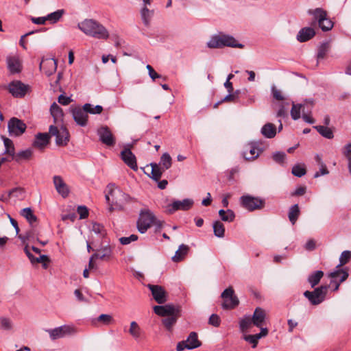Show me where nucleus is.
<instances>
[{"label":"nucleus","mask_w":351,"mask_h":351,"mask_svg":"<svg viewBox=\"0 0 351 351\" xmlns=\"http://www.w3.org/2000/svg\"><path fill=\"white\" fill-rule=\"evenodd\" d=\"M78 28L86 35L97 39H107L109 33L101 23L93 19H85L77 25Z\"/></svg>","instance_id":"1"},{"label":"nucleus","mask_w":351,"mask_h":351,"mask_svg":"<svg viewBox=\"0 0 351 351\" xmlns=\"http://www.w3.org/2000/svg\"><path fill=\"white\" fill-rule=\"evenodd\" d=\"M106 199L110 204V210H112L113 209L112 205L122 209L123 205L130 201L131 197L114 184H110L107 186Z\"/></svg>","instance_id":"2"},{"label":"nucleus","mask_w":351,"mask_h":351,"mask_svg":"<svg viewBox=\"0 0 351 351\" xmlns=\"http://www.w3.org/2000/svg\"><path fill=\"white\" fill-rule=\"evenodd\" d=\"M207 46L210 49L222 48L224 47L239 49L244 47V45L239 43L232 36L222 33L212 36L207 43Z\"/></svg>","instance_id":"3"},{"label":"nucleus","mask_w":351,"mask_h":351,"mask_svg":"<svg viewBox=\"0 0 351 351\" xmlns=\"http://www.w3.org/2000/svg\"><path fill=\"white\" fill-rule=\"evenodd\" d=\"M308 14L313 16L312 26L317 24L324 32L329 31L333 27V22L328 17L327 12L324 9L318 8L308 10Z\"/></svg>","instance_id":"4"},{"label":"nucleus","mask_w":351,"mask_h":351,"mask_svg":"<svg viewBox=\"0 0 351 351\" xmlns=\"http://www.w3.org/2000/svg\"><path fill=\"white\" fill-rule=\"evenodd\" d=\"M158 223H160V221H156L155 215L149 209L144 208L140 211L136 226L141 234L145 233L153 224Z\"/></svg>","instance_id":"5"},{"label":"nucleus","mask_w":351,"mask_h":351,"mask_svg":"<svg viewBox=\"0 0 351 351\" xmlns=\"http://www.w3.org/2000/svg\"><path fill=\"white\" fill-rule=\"evenodd\" d=\"M49 136L56 137V143L58 146H65L69 141V133L62 124L60 125H50Z\"/></svg>","instance_id":"6"},{"label":"nucleus","mask_w":351,"mask_h":351,"mask_svg":"<svg viewBox=\"0 0 351 351\" xmlns=\"http://www.w3.org/2000/svg\"><path fill=\"white\" fill-rule=\"evenodd\" d=\"M240 204L243 208L252 212L264 208L265 202L258 197L245 195L240 197Z\"/></svg>","instance_id":"7"},{"label":"nucleus","mask_w":351,"mask_h":351,"mask_svg":"<svg viewBox=\"0 0 351 351\" xmlns=\"http://www.w3.org/2000/svg\"><path fill=\"white\" fill-rule=\"evenodd\" d=\"M223 300L221 306L223 309H234L239 304V300L234 293V291L232 287L226 289L221 294Z\"/></svg>","instance_id":"8"},{"label":"nucleus","mask_w":351,"mask_h":351,"mask_svg":"<svg viewBox=\"0 0 351 351\" xmlns=\"http://www.w3.org/2000/svg\"><path fill=\"white\" fill-rule=\"evenodd\" d=\"M114 246L110 244L107 239H104L99 246L95 250L94 257L104 261H109L113 258Z\"/></svg>","instance_id":"9"},{"label":"nucleus","mask_w":351,"mask_h":351,"mask_svg":"<svg viewBox=\"0 0 351 351\" xmlns=\"http://www.w3.org/2000/svg\"><path fill=\"white\" fill-rule=\"evenodd\" d=\"M328 289V285H322L315 288L313 291H304V295L309 300L311 304L318 305L324 300Z\"/></svg>","instance_id":"10"},{"label":"nucleus","mask_w":351,"mask_h":351,"mask_svg":"<svg viewBox=\"0 0 351 351\" xmlns=\"http://www.w3.org/2000/svg\"><path fill=\"white\" fill-rule=\"evenodd\" d=\"M46 331L49 333L51 340H56L77 332L76 328L71 325H63L53 329H48Z\"/></svg>","instance_id":"11"},{"label":"nucleus","mask_w":351,"mask_h":351,"mask_svg":"<svg viewBox=\"0 0 351 351\" xmlns=\"http://www.w3.org/2000/svg\"><path fill=\"white\" fill-rule=\"evenodd\" d=\"M201 346V342L198 340L197 334L195 332H191L186 341H182L177 344L176 350L183 351L184 349L192 350Z\"/></svg>","instance_id":"12"},{"label":"nucleus","mask_w":351,"mask_h":351,"mask_svg":"<svg viewBox=\"0 0 351 351\" xmlns=\"http://www.w3.org/2000/svg\"><path fill=\"white\" fill-rule=\"evenodd\" d=\"M194 202L191 199H184L182 201L174 200L171 204H169L167 206V211L169 214H173L177 210H188L193 205Z\"/></svg>","instance_id":"13"},{"label":"nucleus","mask_w":351,"mask_h":351,"mask_svg":"<svg viewBox=\"0 0 351 351\" xmlns=\"http://www.w3.org/2000/svg\"><path fill=\"white\" fill-rule=\"evenodd\" d=\"M10 136H19L23 134L26 129V125L20 119L13 117L8 124Z\"/></svg>","instance_id":"14"},{"label":"nucleus","mask_w":351,"mask_h":351,"mask_svg":"<svg viewBox=\"0 0 351 351\" xmlns=\"http://www.w3.org/2000/svg\"><path fill=\"white\" fill-rule=\"evenodd\" d=\"M70 110L73 119L78 125L81 127H84L87 125L88 116V112L84 110V106H82V108H71Z\"/></svg>","instance_id":"15"},{"label":"nucleus","mask_w":351,"mask_h":351,"mask_svg":"<svg viewBox=\"0 0 351 351\" xmlns=\"http://www.w3.org/2000/svg\"><path fill=\"white\" fill-rule=\"evenodd\" d=\"M8 90L14 97H23L28 91L29 86L16 80L9 84Z\"/></svg>","instance_id":"16"},{"label":"nucleus","mask_w":351,"mask_h":351,"mask_svg":"<svg viewBox=\"0 0 351 351\" xmlns=\"http://www.w3.org/2000/svg\"><path fill=\"white\" fill-rule=\"evenodd\" d=\"M97 134L101 143L107 146H114L116 141L112 132L107 126H102L97 130Z\"/></svg>","instance_id":"17"},{"label":"nucleus","mask_w":351,"mask_h":351,"mask_svg":"<svg viewBox=\"0 0 351 351\" xmlns=\"http://www.w3.org/2000/svg\"><path fill=\"white\" fill-rule=\"evenodd\" d=\"M147 287L151 291L152 296L157 303L164 304L167 301V293L162 287L149 284Z\"/></svg>","instance_id":"18"},{"label":"nucleus","mask_w":351,"mask_h":351,"mask_svg":"<svg viewBox=\"0 0 351 351\" xmlns=\"http://www.w3.org/2000/svg\"><path fill=\"white\" fill-rule=\"evenodd\" d=\"M329 277L331 278L330 285H335L333 291H337L339 289L340 284L348 278V273L343 269H339L331 272L329 274Z\"/></svg>","instance_id":"19"},{"label":"nucleus","mask_w":351,"mask_h":351,"mask_svg":"<svg viewBox=\"0 0 351 351\" xmlns=\"http://www.w3.org/2000/svg\"><path fill=\"white\" fill-rule=\"evenodd\" d=\"M314 106V101L313 99H306L304 101V104H295L293 102L292 104V108L291 110V116L293 120H298L300 118L301 112H303V110H306V108L308 107L313 108Z\"/></svg>","instance_id":"20"},{"label":"nucleus","mask_w":351,"mask_h":351,"mask_svg":"<svg viewBox=\"0 0 351 351\" xmlns=\"http://www.w3.org/2000/svg\"><path fill=\"white\" fill-rule=\"evenodd\" d=\"M180 311L179 307H176L171 304L155 306L154 307V313L161 317H169L175 313Z\"/></svg>","instance_id":"21"},{"label":"nucleus","mask_w":351,"mask_h":351,"mask_svg":"<svg viewBox=\"0 0 351 351\" xmlns=\"http://www.w3.org/2000/svg\"><path fill=\"white\" fill-rule=\"evenodd\" d=\"M121 158L124 162L134 171L138 170L136 159L130 149H125L121 153Z\"/></svg>","instance_id":"22"},{"label":"nucleus","mask_w":351,"mask_h":351,"mask_svg":"<svg viewBox=\"0 0 351 351\" xmlns=\"http://www.w3.org/2000/svg\"><path fill=\"white\" fill-rule=\"evenodd\" d=\"M266 319V312L265 310L260 307L256 308L254 311V313L252 317V320L253 322V325L258 327L261 328L265 324Z\"/></svg>","instance_id":"23"},{"label":"nucleus","mask_w":351,"mask_h":351,"mask_svg":"<svg viewBox=\"0 0 351 351\" xmlns=\"http://www.w3.org/2000/svg\"><path fill=\"white\" fill-rule=\"evenodd\" d=\"M40 69L43 70L47 75L49 76L56 72L57 69V62L53 58L43 60L40 64Z\"/></svg>","instance_id":"24"},{"label":"nucleus","mask_w":351,"mask_h":351,"mask_svg":"<svg viewBox=\"0 0 351 351\" xmlns=\"http://www.w3.org/2000/svg\"><path fill=\"white\" fill-rule=\"evenodd\" d=\"M53 184L57 192L63 197H66L69 194V189L60 176L53 177Z\"/></svg>","instance_id":"25"},{"label":"nucleus","mask_w":351,"mask_h":351,"mask_svg":"<svg viewBox=\"0 0 351 351\" xmlns=\"http://www.w3.org/2000/svg\"><path fill=\"white\" fill-rule=\"evenodd\" d=\"M49 133H38L32 143L33 147L43 149L49 143Z\"/></svg>","instance_id":"26"},{"label":"nucleus","mask_w":351,"mask_h":351,"mask_svg":"<svg viewBox=\"0 0 351 351\" xmlns=\"http://www.w3.org/2000/svg\"><path fill=\"white\" fill-rule=\"evenodd\" d=\"M8 68L12 74L18 73L21 71V63L20 59L16 56H10L6 59Z\"/></svg>","instance_id":"27"},{"label":"nucleus","mask_w":351,"mask_h":351,"mask_svg":"<svg viewBox=\"0 0 351 351\" xmlns=\"http://www.w3.org/2000/svg\"><path fill=\"white\" fill-rule=\"evenodd\" d=\"M315 35V31L312 27H303L299 31L297 40L300 43H304L313 38Z\"/></svg>","instance_id":"28"},{"label":"nucleus","mask_w":351,"mask_h":351,"mask_svg":"<svg viewBox=\"0 0 351 351\" xmlns=\"http://www.w3.org/2000/svg\"><path fill=\"white\" fill-rule=\"evenodd\" d=\"M180 317V311L175 313L174 314L165 317L162 319V323L167 330L171 332L173 331V326L177 322L178 319Z\"/></svg>","instance_id":"29"},{"label":"nucleus","mask_w":351,"mask_h":351,"mask_svg":"<svg viewBox=\"0 0 351 351\" xmlns=\"http://www.w3.org/2000/svg\"><path fill=\"white\" fill-rule=\"evenodd\" d=\"M50 112L53 117L54 122L58 125L62 121L63 112L62 108L56 104L53 103L50 108Z\"/></svg>","instance_id":"30"},{"label":"nucleus","mask_w":351,"mask_h":351,"mask_svg":"<svg viewBox=\"0 0 351 351\" xmlns=\"http://www.w3.org/2000/svg\"><path fill=\"white\" fill-rule=\"evenodd\" d=\"M260 154V150L254 145H250L247 147L243 153V156L245 160H254Z\"/></svg>","instance_id":"31"},{"label":"nucleus","mask_w":351,"mask_h":351,"mask_svg":"<svg viewBox=\"0 0 351 351\" xmlns=\"http://www.w3.org/2000/svg\"><path fill=\"white\" fill-rule=\"evenodd\" d=\"M189 251V247L185 244H182L179 246L178 250L176 252L175 255L172 257V261L175 263H178L182 261Z\"/></svg>","instance_id":"32"},{"label":"nucleus","mask_w":351,"mask_h":351,"mask_svg":"<svg viewBox=\"0 0 351 351\" xmlns=\"http://www.w3.org/2000/svg\"><path fill=\"white\" fill-rule=\"evenodd\" d=\"M154 10H149L146 6H143L141 10V17L143 24L146 27H149L151 23V20L154 16Z\"/></svg>","instance_id":"33"},{"label":"nucleus","mask_w":351,"mask_h":351,"mask_svg":"<svg viewBox=\"0 0 351 351\" xmlns=\"http://www.w3.org/2000/svg\"><path fill=\"white\" fill-rule=\"evenodd\" d=\"M261 134L267 138H274L276 134V128L273 123H267L261 128Z\"/></svg>","instance_id":"34"},{"label":"nucleus","mask_w":351,"mask_h":351,"mask_svg":"<svg viewBox=\"0 0 351 351\" xmlns=\"http://www.w3.org/2000/svg\"><path fill=\"white\" fill-rule=\"evenodd\" d=\"M331 48L330 42L329 40L323 42L318 48L317 58V60L324 59Z\"/></svg>","instance_id":"35"},{"label":"nucleus","mask_w":351,"mask_h":351,"mask_svg":"<svg viewBox=\"0 0 351 351\" xmlns=\"http://www.w3.org/2000/svg\"><path fill=\"white\" fill-rule=\"evenodd\" d=\"M300 214V210L298 204L291 206L288 212V217L292 225H294L297 221Z\"/></svg>","instance_id":"36"},{"label":"nucleus","mask_w":351,"mask_h":351,"mask_svg":"<svg viewBox=\"0 0 351 351\" xmlns=\"http://www.w3.org/2000/svg\"><path fill=\"white\" fill-rule=\"evenodd\" d=\"M151 172L147 174L154 180L159 181L162 176V173L165 171L163 169L156 163H151Z\"/></svg>","instance_id":"37"},{"label":"nucleus","mask_w":351,"mask_h":351,"mask_svg":"<svg viewBox=\"0 0 351 351\" xmlns=\"http://www.w3.org/2000/svg\"><path fill=\"white\" fill-rule=\"evenodd\" d=\"M323 276L324 272L322 271H316L309 275L308 278V282L310 283L311 287H314L319 284L321 278Z\"/></svg>","instance_id":"38"},{"label":"nucleus","mask_w":351,"mask_h":351,"mask_svg":"<svg viewBox=\"0 0 351 351\" xmlns=\"http://www.w3.org/2000/svg\"><path fill=\"white\" fill-rule=\"evenodd\" d=\"M314 128L324 138L328 139H332L334 137L332 130L326 126L316 125Z\"/></svg>","instance_id":"39"},{"label":"nucleus","mask_w":351,"mask_h":351,"mask_svg":"<svg viewBox=\"0 0 351 351\" xmlns=\"http://www.w3.org/2000/svg\"><path fill=\"white\" fill-rule=\"evenodd\" d=\"M2 138L5 146L4 154L14 157L15 155V149L12 141L3 136H2Z\"/></svg>","instance_id":"40"},{"label":"nucleus","mask_w":351,"mask_h":351,"mask_svg":"<svg viewBox=\"0 0 351 351\" xmlns=\"http://www.w3.org/2000/svg\"><path fill=\"white\" fill-rule=\"evenodd\" d=\"M215 236L219 238H223L225 234V227L220 221H215L213 225Z\"/></svg>","instance_id":"41"},{"label":"nucleus","mask_w":351,"mask_h":351,"mask_svg":"<svg viewBox=\"0 0 351 351\" xmlns=\"http://www.w3.org/2000/svg\"><path fill=\"white\" fill-rule=\"evenodd\" d=\"M171 157L168 153H164L161 158L159 163V166L163 169V171L167 170L171 166Z\"/></svg>","instance_id":"42"},{"label":"nucleus","mask_w":351,"mask_h":351,"mask_svg":"<svg viewBox=\"0 0 351 351\" xmlns=\"http://www.w3.org/2000/svg\"><path fill=\"white\" fill-rule=\"evenodd\" d=\"M21 215L25 217L27 221L32 225L37 221V217L34 215L30 208H25L21 210Z\"/></svg>","instance_id":"43"},{"label":"nucleus","mask_w":351,"mask_h":351,"mask_svg":"<svg viewBox=\"0 0 351 351\" xmlns=\"http://www.w3.org/2000/svg\"><path fill=\"white\" fill-rule=\"evenodd\" d=\"M33 152L31 149L22 150L14 155L13 158L16 162H20L23 160H29L32 156Z\"/></svg>","instance_id":"44"},{"label":"nucleus","mask_w":351,"mask_h":351,"mask_svg":"<svg viewBox=\"0 0 351 351\" xmlns=\"http://www.w3.org/2000/svg\"><path fill=\"white\" fill-rule=\"evenodd\" d=\"M92 231L97 234L100 238L104 239H106V230L102 224L93 222L92 223Z\"/></svg>","instance_id":"45"},{"label":"nucleus","mask_w":351,"mask_h":351,"mask_svg":"<svg viewBox=\"0 0 351 351\" xmlns=\"http://www.w3.org/2000/svg\"><path fill=\"white\" fill-rule=\"evenodd\" d=\"M129 333L135 339L140 338L141 335V329L136 322L133 321L130 323Z\"/></svg>","instance_id":"46"},{"label":"nucleus","mask_w":351,"mask_h":351,"mask_svg":"<svg viewBox=\"0 0 351 351\" xmlns=\"http://www.w3.org/2000/svg\"><path fill=\"white\" fill-rule=\"evenodd\" d=\"M84 110H86L88 113L97 114L101 113L103 111V107L100 105L94 106L90 104H85L84 105Z\"/></svg>","instance_id":"47"},{"label":"nucleus","mask_w":351,"mask_h":351,"mask_svg":"<svg viewBox=\"0 0 351 351\" xmlns=\"http://www.w3.org/2000/svg\"><path fill=\"white\" fill-rule=\"evenodd\" d=\"M64 12L63 10H58L56 12L49 14L47 16V19L51 23H56L62 18Z\"/></svg>","instance_id":"48"},{"label":"nucleus","mask_w":351,"mask_h":351,"mask_svg":"<svg viewBox=\"0 0 351 351\" xmlns=\"http://www.w3.org/2000/svg\"><path fill=\"white\" fill-rule=\"evenodd\" d=\"M10 198L22 200L25 198V191L22 188H14L9 192Z\"/></svg>","instance_id":"49"},{"label":"nucleus","mask_w":351,"mask_h":351,"mask_svg":"<svg viewBox=\"0 0 351 351\" xmlns=\"http://www.w3.org/2000/svg\"><path fill=\"white\" fill-rule=\"evenodd\" d=\"M351 259V251H343L339 257V264L337 266V269H339L340 267L349 262Z\"/></svg>","instance_id":"50"},{"label":"nucleus","mask_w":351,"mask_h":351,"mask_svg":"<svg viewBox=\"0 0 351 351\" xmlns=\"http://www.w3.org/2000/svg\"><path fill=\"white\" fill-rule=\"evenodd\" d=\"M251 320L252 317L250 316H245L240 320L239 326L242 332H245L253 325V322Z\"/></svg>","instance_id":"51"},{"label":"nucleus","mask_w":351,"mask_h":351,"mask_svg":"<svg viewBox=\"0 0 351 351\" xmlns=\"http://www.w3.org/2000/svg\"><path fill=\"white\" fill-rule=\"evenodd\" d=\"M13 324L9 317H0V328L3 330H10L12 329Z\"/></svg>","instance_id":"52"},{"label":"nucleus","mask_w":351,"mask_h":351,"mask_svg":"<svg viewBox=\"0 0 351 351\" xmlns=\"http://www.w3.org/2000/svg\"><path fill=\"white\" fill-rule=\"evenodd\" d=\"M306 169L304 165H295L293 167L291 173L297 177H302L306 174Z\"/></svg>","instance_id":"53"},{"label":"nucleus","mask_w":351,"mask_h":351,"mask_svg":"<svg viewBox=\"0 0 351 351\" xmlns=\"http://www.w3.org/2000/svg\"><path fill=\"white\" fill-rule=\"evenodd\" d=\"M97 321L102 322L104 325H110L114 322L112 315L108 314H101L97 317Z\"/></svg>","instance_id":"54"},{"label":"nucleus","mask_w":351,"mask_h":351,"mask_svg":"<svg viewBox=\"0 0 351 351\" xmlns=\"http://www.w3.org/2000/svg\"><path fill=\"white\" fill-rule=\"evenodd\" d=\"M243 339L247 342L252 345V348H254L257 346L258 340L260 339L257 334L256 335H247L243 337Z\"/></svg>","instance_id":"55"},{"label":"nucleus","mask_w":351,"mask_h":351,"mask_svg":"<svg viewBox=\"0 0 351 351\" xmlns=\"http://www.w3.org/2000/svg\"><path fill=\"white\" fill-rule=\"evenodd\" d=\"M316 160L319 163L321 164V167H320L319 171L315 173L314 177L317 178L320 176H324V175L328 174V171L326 165H324L322 162H321V158H319V156L318 155L316 156Z\"/></svg>","instance_id":"56"},{"label":"nucleus","mask_w":351,"mask_h":351,"mask_svg":"<svg viewBox=\"0 0 351 351\" xmlns=\"http://www.w3.org/2000/svg\"><path fill=\"white\" fill-rule=\"evenodd\" d=\"M311 109L312 108L308 107L306 111L303 110V114L302 117L305 122L311 124L314 123L315 121V119L311 116Z\"/></svg>","instance_id":"57"},{"label":"nucleus","mask_w":351,"mask_h":351,"mask_svg":"<svg viewBox=\"0 0 351 351\" xmlns=\"http://www.w3.org/2000/svg\"><path fill=\"white\" fill-rule=\"evenodd\" d=\"M286 154L282 152H277L273 154V159L275 162L279 164H282L285 162Z\"/></svg>","instance_id":"58"},{"label":"nucleus","mask_w":351,"mask_h":351,"mask_svg":"<svg viewBox=\"0 0 351 351\" xmlns=\"http://www.w3.org/2000/svg\"><path fill=\"white\" fill-rule=\"evenodd\" d=\"M271 94L273 97L278 101L284 99V96L281 90H278L274 85L271 86Z\"/></svg>","instance_id":"59"},{"label":"nucleus","mask_w":351,"mask_h":351,"mask_svg":"<svg viewBox=\"0 0 351 351\" xmlns=\"http://www.w3.org/2000/svg\"><path fill=\"white\" fill-rule=\"evenodd\" d=\"M138 239V237L136 234H131L130 237H123L119 239V241L122 245H128L132 241H135Z\"/></svg>","instance_id":"60"},{"label":"nucleus","mask_w":351,"mask_h":351,"mask_svg":"<svg viewBox=\"0 0 351 351\" xmlns=\"http://www.w3.org/2000/svg\"><path fill=\"white\" fill-rule=\"evenodd\" d=\"M235 218L234 213L232 210H227L226 214L221 217V220L223 221L232 222Z\"/></svg>","instance_id":"61"},{"label":"nucleus","mask_w":351,"mask_h":351,"mask_svg":"<svg viewBox=\"0 0 351 351\" xmlns=\"http://www.w3.org/2000/svg\"><path fill=\"white\" fill-rule=\"evenodd\" d=\"M97 259L98 258L97 257H94V254H93L90 257L88 269L90 271H96L98 269V265L95 262Z\"/></svg>","instance_id":"62"},{"label":"nucleus","mask_w":351,"mask_h":351,"mask_svg":"<svg viewBox=\"0 0 351 351\" xmlns=\"http://www.w3.org/2000/svg\"><path fill=\"white\" fill-rule=\"evenodd\" d=\"M209 324L215 327H218L220 325L221 319L217 314H213L209 318Z\"/></svg>","instance_id":"63"},{"label":"nucleus","mask_w":351,"mask_h":351,"mask_svg":"<svg viewBox=\"0 0 351 351\" xmlns=\"http://www.w3.org/2000/svg\"><path fill=\"white\" fill-rule=\"evenodd\" d=\"M77 213L79 214L80 219H85L88 216V210L86 206H78Z\"/></svg>","instance_id":"64"}]
</instances>
